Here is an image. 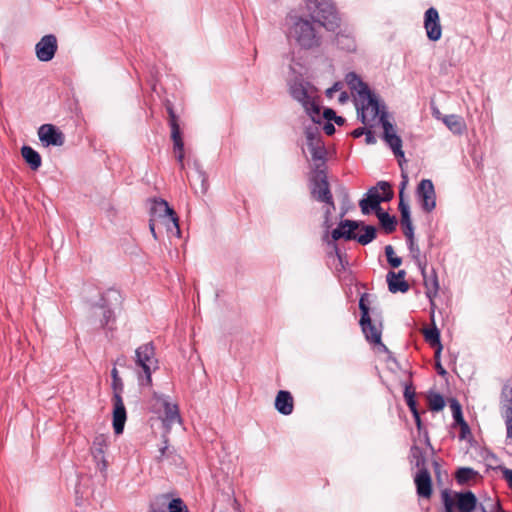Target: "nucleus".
I'll list each match as a JSON object with an SVG mask.
<instances>
[{
	"mask_svg": "<svg viewBox=\"0 0 512 512\" xmlns=\"http://www.w3.org/2000/svg\"><path fill=\"white\" fill-rule=\"evenodd\" d=\"M348 99V96L345 92H343L340 97H339V100L340 102L344 103L346 100Z\"/></svg>",
	"mask_w": 512,
	"mask_h": 512,
	"instance_id": "obj_55",
	"label": "nucleus"
},
{
	"mask_svg": "<svg viewBox=\"0 0 512 512\" xmlns=\"http://www.w3.org/2000/svg\"><path fill=\"white\" fill-rule=\"evenodd\" d=\"M157 228H164L170 235H174L176 237L180 236L178 217L175 212L170 213L168 216L160 220Z\"/></svg>",
	"mask_w": 512,
	"mask_h": 512,
	"instance_id": "obj_25",
	"label": "nucleus"
},
{
	"mask_svg": "<svg viewBox=\"0 0 512 512\" xmlns=\"http://www.w3.org/2000/svg\"><path fill=\"white\" fill-rule=\"evenodd\" d=\"M345 81L352 92L356 93L357 98L371 92L366 83L354 72H349L345 76Z\"/></svg>",
	"mask_w": 512,
	"mask_h": 512,
	"instance_id": "obj_23",
	"label": "nucleus"
},
{
	"mask_svg": "<svg viewBox=\"0 0 512 512\" xmlns=\"http://www.w3.org/2000/svg\"><path fill=\"white\" fill-rule=\"evenodd\" d=\"M152 409L161 414V419L166 427L181 422L178 405L172 402L168 396L154 393L152 397Z\"/></svg>",
	"mask_w": 512,
	"mask_h": 512,
	"instance_id": "obj_9",
	"label": "nucleus"
},
{
	"mask_svg": "<svg viewBox=\"0 0 512 512\" xmlns=\"http://www.w3.org/2000/svg\"><path fill=\"white\" fill-rule=\"evenodd\" d=\"M157 503L167 505L169 512H188L187 506L180 498H170L168 494H163L157 498Z\"/></svg>",
	"mask_w": 512,
	"mask_h": 512,
	"instance_id": "obj_24",
	"label": "nucleus"
},
{
	"mask_svg": "<svg viewBox=\"0 0 512 512\" xmlns=\"http://www.w3.org/2000/svg\"><path fill=\"white\" fill-rule=\"evenodd\" d=\"M323 130L327 135H332L335 132V128L331 123L324 124Z\"/></svg>",
	"mask_w": 512,
	"mask_h": 512,
	"instance_id": "obj_47",
	"label": "nucleus"
},
{
	"mask_svg": "<svg viewBox=\"0 0 512 512\" xmlns=\"http://www.w3.org/2000/svg\"><path fill=\"white\" fill-rule=\"evenodd\" d=\"M428 400H429V406H430L431 410H433V411H440L445 406L444 398L438 393L431 394L429 396Z\"/></svg>",
	"mask_w": 512,
	"mask_h": 512,
	"instance_id": "obj_35",
	"label": "nucleus"
},
{
	"mask_svg": "<svg viewBox=\"0 0 512 512\" xmlns=\"http://www.w3.org/2000/svg\"><path fill=\"white\" fill-rule=\"evenodd\" d=\"M385 254H386L388 263L392 267L397 268L401 265L402 259L395 255L394 249L391 245H387L385 247Z\"/></svg>",
	"mask_w": 512,
	"mask_h": 512,
	"instance_id": "obj_37",
	"label": "nucleus"
},
{
	"mask_svg": "<svg viewBox=\"0 0 512 512\" xmlns=\"http://www.w3.org/2000/svg\"><path fill=\"white\" fill-rule=\"evenodd\" d=\"M290 94L298 101L313 122H320V105L317 89L308 82L295 80L290 85Z\"/></svg>",
	"mask_w": 512,
	"mask_h": 512,
	"instance_id": "obj_3",
	"label": "nucleus"
},
{
	"mask_svg": "<svg viewBox=\"0 0 512 512\" xmlns=\"http://www.w3.org/2000/svg\"><path fill=\"white\" fill-rule=\"evenodd\" d=\"M437 368H438V372L439 374H445L446 371L444 370V368L440 365V364H437Z\"/></svg>",
	"mask_w": 512,
	"mask_h": 512,
	"instance_id": "obj_56",
	"label": "nucleus"
},
{
	"mask_svg": "<svg viewBox=\"0 0 512 512\" xmlns=\"http://www.w3.org/2000/svg\"><path fill=\"white\" fill-rule=\"evenodd\" d=\"M57 39L54 35L49 34L41 38L35 46V53L38 60L48 62L53 59L57 51Z\"/></svg>",
	"mask_w": 512,
	"mask_h": 512,
	"instance_id": "obj_14",
	"label": "nucleus"
},
{
	"mask_svg": "<svg viewBox=\"0 0 512 512\" xmlns=\"http://www.w3.org/2000/svg\"><path fill=\"white\" fill-rule=\"evenodd\" d=\"M368 299L367 294H363L359 301V308L361 310V319L367 321L369 317V308L366 304V301Z\"/></svg>",
	"mask_w": 512,
	"mask_h": 512,
	"instance_id": "obj_39",
	"label": "nucleus"
},
{
	"mask_svg": "<svg viewBox=\"0 0 512 512\" xmlns=\"http://www.w3.org/2000/svg\"><path fill=\"white\" fill-rule=\"evenodd\" d=\"M503 407L512 408V377L506 381L502 389Z\"/></svg>",
	"mask_w": 512,
	"mask_h": 512,
	"instance_id": "obj_33",
	"label": "nucleus"
},
{
	"mask_svg": "<svg viewBox=\"0 0 512 512\" xmlns=\"http://www.w3.org/2000/svg\"><path fill=\"white\" fill-rule=\"evenodd\" d=\"M112 375V389H113V397H112V403H113V429L114 432L119 435L123 432L125 422L127 419V413L126 408L122 399V392H123V382L121 378L119 377L118 370L116 368H113L111 371Z\"/></svg>",
	"mask_w": 512,
	"mask_h": 512,
	"instance_id": "obj_6",
	"label": "nucleus"
},
{
	"mask_svg": "<svg viewBox=\"0 0 512 512\" xmlns=\"http://www.w3.org/2000/svg\"><path fill=\"white\" fill-rule=\"evenodd\" d=\"M403 232H404V235L406 236L408 242L409 241H414V229H413V225L411 226H406V227H403Z\"/></svg>",
	"mask_w": 512,
	"mask_h": 512,
	"instance_id": "obj_44",
	"label": "nucleus"
},
{
	"mask_svg": "<svg viewBox=\"0 0 512 512\" xmlns=\"http://www.w3.org/2000/svg\"><path fill=\"white\" fill-rule=\"evenodd\" d=\"M311 16L329 31L339 27V18L330 0H305Z\"/></svg>",
	"mask_w": 512,
	"mask_h": 512,
	"instance_id": "obj_5",
	"label": "nucleus"
},
{
	"mask_svg": "<svg viewBox=\"0 0 512 512\" xmlns=\"http://www.w3.org/2000/svg\"><path fill=\"white\" fill-rule=\"evenodd\" d=\"M363 233L356 234V239L360 244L366 245L374 240L376 237V228L374 226H363Z\"/></svg>",
	"mask_w": 512,
	"mask_h": 512,
	"instance_id": "obj_31",
	"label": "nucleus"
},
{
	"mask_svg": "<svg viewBox=\"0 0 512 512\" xmlns=\"http://www.w3.org/2000/svg\"><path fill=\"white\" fill-rule=\"evenodd\" d=\"M165 450H166V447H164V448H161V450H160V452H161V455H164V453H165Z\"/></svg>",
	"mask_w": 512,
	"mask_h": 512,
	"instance_id": "obj_58",
	"label": "nucleus"
},
{
	"mask_svg": "<svg viewBox=\"0 0 512 512\" xmlns=\"http://www.w3.org/2000/svg\"><path fill=\"white\" fill-rule=\"evenodd\" d=\"M425 285L427 286L428 288V295H430V292H431V289L434 290V292H436L437 290V287H438V283H437V280L435 277H433L432 279H430L429 281L428 280H425Z\"/></svg>",
	"mask_w": 512,
	"mask_h": 512,
	"instance_id": "obj_45",
	"label": "nucleus"
},
{
	"mask_svg": "<svg viewBox=\"0 0 512 512\" xmlns=\"http://www.w3.org/2000/svg\"><path fill=\"white\" fill-rule=\"evenodd\" d=\"M360 226V223L352 220H344L339 226L334 229L331 233L333 240H339L340 238H345L346 240H355L357 230Z\"/></svg>",
	"mask_w": 512,
	"mask_h": 512,
	"instance_id": "obj_18",
	"label": "nucleus"
},
{
	"mask_svg": "<svg viewBox=\"0 0 512 512\" xmlns=\"http://www.w3.org/2000/svg\"><path fill=\"white\" fill-rule=\"evenodd\" d=\"M414 418H415V422L418 426V428L420 429L421 428V420H420V416H419V413L418 412H415L413 414Z\"/></svg>",
	"mask_w": 512,
	"mask_h": 512,
	"instance_id": "obj_52",
	"label": "nucleus"
},
{
	"mask_svg": "<svg viewBox=\"0 0 512 512\" xmlns=\"http://www.w3.org/2000/svg\"><path fill=\"white\" fill-rule=\"evenodd\" d=\"M335 120V122L338 124V125H342L344 123V119L342 117H337L335 115V117L333 118Z\"/></svg>",
	"mask_w": 512,
	"mask_h": 512,
	"instance_id": "obj_54",
	"label": "nucleus"
},
{
	"mask_svg": "<svg viewBox=\"0 0 512 512\" xmlns=\"http://www.w3.org/2000/svg\"><path fill=\"white\" fill-rule=\"evenodd\" d=\"M365 133H366V130L364 128H358V129L353 131V136L354 137H360L361 135H363Z\"/></svg>",
	"mask_w": 512,
	"mask_h": 512,
	"instance_id": "obj_51",
	"label": "nucleus"
},
{
	"mask_svg": "<svg viewBox=\"0 0 512 512\" xmlns=\"http://www.w3.org/2000/svg\"><path fill=\"white\" fill-rule=\"evenodd\" d=\"M417 494L422 498H430L432 495V479L429 471L420 468L414 477Z\"/></svg>",
	"mask_w": 512,
	"mask_h": 512,
	"instance_id": "obj_17",
	"label": "nucleus"
},
{
	"mask_svg": "<svg viewBox=\"0 0 512 512\" xmlns=\"http://www.w3.org/2000/svg\"><path fill=\"white\" fill-rule=\"evenodd\" d=\"M404 277H405V271H403V270H400L397 273L390 271L387 274V282H388L389 291L392 293L406 292L409 289V285L404 280Z\"/></svg>",
	"mask_w": 512,
	"mask_h": 512,
	"instance_id": "obj_21",
	"label": "nucleus"
},
{
	"mask_svg": "<svg viewBox=\"0 0 512 512\" xmlns=\"http://www.w3.org/2000/svg\"><path fill=\"white\" fill-rule=\"evenodd\" d=\"M502 417L506 426V438L512 439V408L503 407Z\"/></svg>",
	"mask_w": 512,
	"mask_h": 512,
	"instance_id": "obj_36",
	"label": "nucleus"
},
{
	"mask_svg": "<svg viewBox=\"0 0 512 512\" xmlns=\"http://www.w3.org/2000/svg\"><path fill=\"white\" fill-rule=\"evenodd\" d=\"M406 185H407V177L405 176V177H404V180H403V181H402V183H401V187H400V188H403V191H404V190H405Z\"/></svg>",
	"mask_w": 512,
	"mask_h": 512,
	"instance_id": "obj_57",
	"label": "nucleus"
},
{
	"mask_svg": "<svg viewBox=\"0 0 512 512\" xmlns=\"http://www.w3.org/2000/svg\"><path fill=\"white\" fill-rule=\"evenodd\" d=\"M323 115L326 119L330 120L335 117V112L332 109H326Z\"/></svg>",
	"mask_w": 512,
	"mask_h": 512,
	"instance_id": "obj_50",
	"label": "nucleus"
},
{
	"mask_svg": "<svg viewBox=\"0 0 512 512\" xmlns=\"http://www.w3.org/2000/svg\"><path fill=\"white\" fill-rule=\"evenodd\" d=\"M341 88V84L340 83H335L331 88H329L327 90V96L328 97H332L333 96V93L338 91L339 89Z\"/></svg>",
	"mask_w": 512,
	"mask_h": 512,
	"instance_id": "obj_46",
	"label": "nucleus"
},
{
	"mask_svg": "<svg viewBox=\"0 0 512 512\" xmlns=\"http://www.w3.org/2000/svg\"><path fill=\"white\" fill-rule=\"evenodd\" d=\"M483 512H503L498 502L490 501L489 506L481 504Z\"/></svg>",
	"mask_w": 512,
	"mask_h": 512,
	"instance_id": "obj_41",
	"label": "nucleus"
},
{
	"mask_svg": "<svg viewBox=\"0 0 512 512\" xmlns=\"http://www.w3.org/2000/svg\"><path fill=\"white\" fill-rule=\"evenodd\" d=\"M405 398H406L407 405L409 406L412 413L414 414L415 412H418L416 409V403H415L413 394H411L408 390H406Z\"/></svg>",
	"mask_w": 512,
	"mask_h": 512,
	"instance_id": "obj_42",
	"label": "nucleus"
},
{
	"mask_svg": "<svg viewBox=\"0 0 512 512\" xmlns=\"http://www.w3.org/2000/svg\"><path fill=\"white\" fill-rule=\"evenodd\" d=\"M365 136H366V142L368 144H374L376 142L375 137L370 130L366 131Z\"/></svg>",
	"mask_w": 512,
	"mask_h": 512,
	"instance_id": "obj_49",
	"label": "nucleus"
},
{
	"mask_svg": "<svg viewBox=\"0 0 512 512\" xmlns=\"http://www.w3.org/2000/svg\"><path fill=\"white\" fill-rule=\"evenodd\" d=\"M393 196L390 185L387 182H379L375 187L369 189L366 198H363L359 206L363 214H369L371 210L375 212L381 209L380 203L389 201Z\"/></svg>",
	"mask_w": 512,
	"mask_h": 512,
	"instance_id": "obj_8",
	"label": "nucleus"
},
{
	"mask_svg": "<svg viewBox=\"0 0 512 512\" xmlns=\"http://www.w3.org/2000/svg\"><path fill=\"white\" fill-rule=\"evenodd\" d=\"M418 200L425 212H431L436 206V194L431 180L423 179L416 191Z\"/></svg>",
	"mask_w": 512,
	"mask_h": 512,
	"instance_id": "obj_12",
	"label": "nucleus"
},
{
	"mask_svg": "<svg viewBox=\"0 0 512 512\" xmlns=\"http://www.w3.org/2000/svg\"><path fill=\"white\" fill-rule=\"evenodd\" d=\"M172 212H174V210L170 208V206L165 200L160 199L152 201L150 207L149 229L155 240L158 239L156 229L159 226V221L168 216Z\"/></svg>",
	"mask_w": 512,
	"mask_h": 512,
	"instance_id": "obj_11",
	"label": "nucleus"
},
{
	"mask_svg": "<svg viewBox=\"0 0 512 512\" xmlns=\"http://www.w3.org/2000/svg\"><path fill=\"white\" fill-rule=\"evenodd\" d=\"M135 366L141 386L152 385V372L158 369V360L151 343L139 346L135 351Z\"/></svg>",
	"mask_w": 512,
	"mask_h": 512,
	"instance_id": "obj_4",
	"label": "nucleus"
},
{
	"mask_svg": "<svg viewBox=\"0 0 512 512\" xmlns=\"http://www.w3.org/2000/svg\"><path fill=\"white\" fill-rule=\"evenodd\" d=\"M376 214L387 233H391L395 230L396 220L394 217H391L387 212H383L382 209H379Z\"/></svg>",
	"mask_w": 512,
	"mask_h": 512,
	"instance_id": "obj_30",
	"label": "nucleus"
},
{
	"mask_svg": "<svg viewBox=\"0 0 512 512\" xmlns=\"http://www.w3.org/2000/svg\"><path fill=\"white\" fill-rule=\"evenodd\" d=\"M357 111L364 124H369L379 118L384 130V140L393 150L397 157H404L402 151V140L397 135L396 129L386 118L385 113H380V107L375 96L369 92L357 98Z\"/></svg>",
	"mask_w": 512,
	"mask_h": 512,
	"instance_id": "obj_1",
	"label": "nucleus"
},
{
	"mask_svg": "<svg viewBox=\"0 0 512 512\" xmlns=\"http://www.w3.org/2000/svg\"><path fill=\"white\" fill-rule=\"evenodd\" d=\"M171 137L173 140V151L181 168L184 167V142L181 137L180 127L178 123H173V130H171Z\"/></svg>",
	"mask_w": 512,
	"mask_h": 512,
	"instance_id": "obj_22",
	"label": "nucleus"
},
{
	"mask_svg": "<svg viewBox=\"0 0 512 512\" xmlns=\"http://www.w3.org/2000/svg\"><path fill=\"white\" fill-rule=\"evenodd\" d=\"M411 454H412L413 458L416 459V466L417 467H421V466L424 465V458L422 456V452H421L419 447L413 446L411 448Z\"/></svg>",
	"mask_w": 512,
	"mask_h": 512,
	"instance_id": "obj_40",
	"label": "nucleus"
},
{
	"mask_svg": "<svg viewBox=\"0 0 512 512\" xmlns=\"http://www.w3.org/2000/svg\"><path fill=\"white\" fill-rule=\"evenodd\" d=\"M311 194L314 199L328 204L332 210H335L329 184L326 175L322 171L317 172L312 180Z\"/></svg>",
	"mask_w": 512,
	"mask_h": 512,
	"instance_id": "obj_10",
	"label": "nucleus"
},
{
	"mask_svg": "<svg viewBox=\"0 0 512 512\" xmlns=\"http://www.w3.org/2000/svg\"><path fill=\"white\" fill-rule=\"evenodd\" d=\"M453 410V416L457 422H463L460 405L455 402L451 405Z\"/></svg>",
	"mask_w": 512,
	"mask_h": 512,
	"instance_id": "obj_43",
	"label": "nucleus"
},
{
	"mask_svg": "<svg viewBox=\"0 0 512 512\" xmlns=\"http://www.w3.org/2000/svg\"><path fill=\"white\" fill-rule=\"evenodd\" d=\"M424 27L429 40L438 41L442 36V28L438 11L431 7L425 12Z\"/></svg>",
	"mask_w": 512,
	"mask_h": 512,
	"instance_id": "obj_15",
	"label": "nucleus"
},
{
	"mask_svg": "<svg viewBox=\"0 0 512 512\" xmlns=\"http://www.w3.org/2000/svg\"><path fill=\"white\" fill-rule=\"evenodd\" d=\"M408 245H409V251H410V254H411L412 258L417 261L418 265L422 269V273L424 274V267H422V263H421V260H420V248H419V246L415 243V240L414 241H409Z\"/></svg>",
	"mask_w": 512,
	"mask_h": 512,
	"instance_id": "obj_38",
	"label": "nucleus"
},
{
	"mask_svg": "<svg viewBox=\"0 0 512 512\" xmlns=\"http://www.w3.org/2000/svg\"><path fill=\"white\" fill-rule=\"evenodd\" d=\"M477 475V472L469 467L459 468L455 474V478L459 484H466L473 480Z\"/></svg>",
	"mask_w": 512,
	"mask_h": 512,
	"instance_id": "obj_32",
	"label": "nucleus"
},
{
	"mask_svg": "<svg viewBox=\"0 0 512 512\" xmlns=\"http://www.w3.org/2000/svg\"><path fill=\"white\" fill-rule=\"evenodd\" d=\"M41 143L48 146H62L65 141L64 134L52 124H43L38 129Z\"/></svg>",
	"mask_w": 512,
	"mask_h": 512,
	"instance_id": "obj_13",
	"label": "nucleus"
},
{
	"mask_svg": "<svg viewBox=\"0 0 512 512\" xmlns=\"http://www.w3.org/2000/svg\"><path fill=\"white\" fill-rule=\"evenodd\" d=\"M399 210L401 213V224L403 227L411 226L412 220L410 216V207L407 202H400L399 203Z\"/></svg>",
	"mask_w": 512,
	"mask_h": 512,
	"instance_id": "obj_34",
	"label": "nucleus"
},
{
	"mask_svg": "<svg viewBox=\"0 0 512 512\" xmlns=\"http://www.w3.org/2000/svg\"><path fill=\"white\" fill-rule=\"evenodd\" d=\"M443 122L453 133L456 134H461L466 128L464 120L457 115L445 116L443 118Z\"/></svg>",
	"mask_w": 512,
	"mask_h": 512,
	"instance_id": "obj_29",
	"label": "nucleus"
},
{
	"mask_svg": "<svg viewBox=\"0 0 512 512\" xmlns=\"http://www.w3.org/2000/svg\"><path fill=\"white\" fill-rule=\"evenodd\" d=\"M400 202H406L405 199H404V191H403V188H400V191H399V203Z\"/></svg>",
	"mask_w": 512,
	"mask_h": 512,
	"instance_id": "obj_53",
	"label": "nucleus"
},
{
	"mask_svg": "<svg viewBox=\"0 0 512 512\" xmlns=\"http://www.w3.org/2000/svg\"><path fill=\"white\" fill-rule=\"evenodd\" d=\"M441 500L445 512H473L477 506V498L471 491L443 490Z\"/></svg>",
	"mask_w": 512,
	"mask_h": 512,
	"instance_id": "obj_7",
	"label": "nucleus"
},
{
	"mask_svg": "<svg viewBox=\"0 0 512 512\" xmlns=\"http://www.w3.org/2000/svg\"><path fill=\"white\" fill-rule=\"evenodd\" d=\"M21 154L32 170H37L41 166V156L30 146H23Z\"/></svg>",
	"mask_w": 512,
	"mask_h": 512,
	"instance_id": "obj_27",
	"label": "nucleus"
},
{
	"mask_svg": "<svg viewBox=\"0 0 512 512\" xmlns=\"http://www.w3.org/2000/svg\"><path fill=\"white\" fill-rule=\"evenodd\" d=\"M275 408L283 415H290L294 409V400L291 393L280 390L275 398Z\"/></svg>",
	"mask_w": 512,
	"mask_h": 512,
	"instance_id": "obj_20",
	"label": "nucleus"
},
{
	"mask_svg": "<svg viewBox=\"0 0 512 512\" xmlns=\"http://www.w3.org/2000/svg\"><path fill=\"white\" fill-rule=\"evenodd\" d=\"M425 340L432 346L436 347L435 356L439 357L440 352L442 350V345L440 342V332L436 327L428 328L424 330Z\"/></svg>",
	"mask_w": 512,
	"mask_h": 512,
	"instance_id": "obj_28",
	"label": "nucleus"
},
{
	"mask_svg": "<svg viewBox=\"0 0 512 512\" xmlns=\"http://www.w3.org/2000/svg\"><path fill=\"white\" fill-rule=\"evenodd\" d=\"M307 147L311 154V157L314 161L323 162L326 155V150L324 148V144L321 141L320 137L314 134L311 131H307Z\"/></svg>",
	"mask_w": 512,
	"mask_h": 512,
	"instance_id": "obj_19",
	"label": "nucleus"
},
{
	"mask_svg": "<svg viewBox=\"0 0 512 512\" xmlns=\"http://www.w3.org/2000/svg\"><path fill=\"white\" fill-rule=\"evenodd\" d=\"M288 39L303 49H314L321 45V36L314 23L307 19L290 16L288 19Z\"/></svg>",
	"mask_w": 512,
	"mask_h": 512,
	"instance_id": "obj_2",
	"label": "nucleus"
},
{
	"mask_svg": "<svg viewBox=\"0 0 512 512\" xmlns=\"http://www.w3.org/2000/svg\"><path fill=\"white\" fill-rule=\"evenodd\" d=\"M169 116H170V126L171 130H173V123H177L176 115L172 108H168Z\"/></svg>",
	"mask_w": 512,
	"mask_h": 512,
	"instance_id": "obj_48",
	"label": "nucleus"
},
{
	"mask_svg": "<svg viewBox=\"0 0 512 512\" xmlns=\"http://www.w3.org/2000/svg\"><path fill=\"white\" fill-rule=\"evenodd\" d=\"M360 324L362 326V330L366 335V338L375 344L380 343L381 341V331L372 324L370 316L368 317V320H360Z\"/></svg>",
	"mask_w": 512,
	"mask_h": 512,
	"instance_id": "obj_26",
	"label": "nucleus"
},
{
	"mask_svg": "<svg viewBox=\"0 0 512 512\" xmlns=\"http://www.w3.org/2000/svg\"><path fill=\"white\" fill-rule=\"evenodd\" d=\"M107 447V437L105 435H98L94 438L91 454L96 462L97 468L103 472L107 469L108 463L105 459V449Z\"/></svg>",
	"mask_w": 512,
	"mask_h": 512,
	"instance_id": "obj_16",
	"label": "nucleus"
}]
</instances>
